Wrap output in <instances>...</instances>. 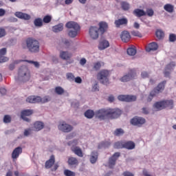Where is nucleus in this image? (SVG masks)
Returning <instances> with one entry per match:
<instances>
[{"label": "nucleus", "instance_id": "nucleus-1", "mask_svg": "<svg viewBox=\"0 0 176 176\" xmlns=\"http://www.w3.org/2000/svg\"><path fill=\"white\" fill-rule=\"evenodd\" d=\"M120 115H122V110L119 109H100L96 111V116L100 120L118 119Z\"/></svg>", "mask_w": 176, "mask_h": 176}, {"label": "nucleus", "instance_id": "nucleus-2", "mask_svg": "<svg viewBox=\"0 0 176 176\" xmlns=\"http://www.w3.org/2000/svg\"><path fill=\"white\" fill-rule=\"evenodd\" d=\"M22 49H28L30 53H38L39 52V41L35 38H28L25 42L21 44Z\"/></svg>", "mask_w": 176, "mask_h": 176}, {"label": "nucleus", "instance_id": "nucleus-3", "mask_svg": "<svg viewBox=\"0 0 176 176\" xmlns=\"http://www.w3.org/2000/svg\"><path fill=\"white\" fill-rule=\"evenodd\" d=\"M67 30V35L69 38H76L80 32V25L75 21H69L65 25Z\"/></svg>", "mask_w": 176, "mask_h": 176}, {"label": "nucleus", "instance_id": "nucleus-4", "mask_svg": "<svg viewBox=\"0 0 176 176\" xmlns=\"http://www.w3.org/2000/svg\"><path fill=\"white\" fill-rule=\"evenodd\" d=\"M153 107L157 111H162V109H164V108L173 109V108H174V101L173 100H165L157 102L154 104Z\"/></svg>", "mask_w": 176, "mask_h": 176}, {"label": "nucleus", "instance_id": "nucleus-5", "mask_svg": "<svg viewBox=\"0 0 176 176\" xmlns=\"http://www.w3.org/2000/svg\"><path fill=\"white\" fill-rule=\"evenodd\" d=\"M111 73L107 69L100 70L97 74V79L102 85H109Z\"/></svg>", "mask_w": 176, "mask_h": 176}, {"label": "nucleus", "instance_id": "nucleus-6", "mask_svg": "<svg viewBox=\"0 0 176 176\" xmlns=\"http://www.w3.org/2000/svg\"><path fill=\"white\" fill-rule=\"evenodd\" d=\"M18 76L23 82H28L31 78V74L28 67L25 66L21 67L18 72Z\"/></svg>", "mask_w": 176, "mask_h": 176}, {"label": "nucleus", "instance_id": "nucleus-7", "mask_svg": "<svg viewBox=\"0 0 176 176\" xmlns=\"http://www.w3.org/2000/svg\"><path fill=\"white\" fill-rule=\"evenodd\" d=\"M165 86H166V81H163L159 83L157 87L154 88V89L150 92V94L147 98V102H151V101H152L153 98L157 94L162 93V91L164 90Z\"/></svg>", "mask_w": 176, "mask_h": 176}, {"label": "nucleus", "instance_id": "nucleus-8", "mask_svg": "<svg viewBox=\"0 0 176 176\" xmlns=\"http://www.w3.org/2000/svg\"><path fill=\"white\" fill-rule=\"evenodd\" d=\"M50 100V96H45L44 98H41L40 96H32L27 98L26 102H30V104H35L36 102H41V104H45L46 102H49Z\"/></svg>", "mask_w": 176, "mask_h": 176}, {"label": "nucleus", "instance_id": "nucleus-9", "mask_svg": "<svg viewBox=\"0 0 176 176\" xmlns=\"http://www.w3.org/2000/svg\"><path fill=\"white\" fill-rule=\"evenodd\" d=\"M67 145L71 147V151H73L75 155L78 156V157H83V151H82V148L79 146H76L78 145V140H74L73 141H70L67 143Z\"/></svg>", "mask_w": 176, "mask_h": 176}, {"label": "nucleus", "instance_id": "nucleus-10", "mask_svg": "<svg viewBox=\"0 0 176 176\" xmlns=\"http://www.w3.org/2000/svg\"><path fill=\"white\" fill-rule=\"evenodd\" d=\"M136 76L137 74L135 73V69H131L128 74L122 76L120 80L121 82H129V80H131V79H134Z\"/></svg>", "mask_w": 176, "mask_h": 176}, {"label": "nucleus", "instance_id": "nucleus-11", "mask_svg": "<svg viewBox=\"0 0 176 176\" xmlns=\"http://www.w3.org/2000/svg\"><path fill=\"white\" fill-rule=\"evenodd\" d=\"M120 101H125L126 102H133L137 100V96L133 95H120L118 97Z\"/></svg>", "mask_w": 176, "mask_h": 176}, {"label": "nucleus", "instance_id": "nucleus-12", "mask_svg": "<svg viewBox=\"0 0 176 176\" xmlns=\"http://www.w3.org/2000/svg\"><path fill=\"white\" fill-rule=\"evenodd\" d=\"M58 129L63 133H69L72 131L74 128L72 127V126L67 124L65 122H63L58 126Z\"/></svg>", "mask_w": 176, "mask_h": 176}, {"label": "nucleus", "instance_id": "nucleus-13", "mask_svg": "<svg viewBox=\"0 0 176 176\" xmlns=\"http://www.w3.org/2000/svg\"><path fill=\"white\" fill-rule=\"evenodd\" d=\"M100 29L96 26H91L89 28V34L91 39H98L100 35Z\"/></svg>", "mask_w": 176, "mask_h": 176}, {"label": "nucleus", "instance_id": "nucleus-14", "mask_svg": "<svg viewBox=\"0 0 176 176\" xmlns=\"http://www.w3.org/2000/svg\"><path fill=\"white\" fill-rule=\"evenodd\" d=\"M120 157V153H115L113 156H111L108 162V166L109 168H113L115 164H116V160Z\"/></svg>", "mask_w": 176, "mask_h": 176}, {"label": "nucleus", "instance_id": "nucleus-15", "mask_svg": "<svg viewBox=\"0 0 176 176\" xmlns=\"http://www.w3.org/2000/svg\"><path fill=\"white\" fill-rule=\"evenodd\" d=\"M145 122V119L141 117H134L131 120V123L133 126H138V127H141V125L144 124Z\"/></svg>", "mask_w": 176, "mask_h": 176}, {"label": "nucleus", "instance_id": "nucleus-16", "mask_svg": "<svg viewBox=\"0 0 176 176\" xmlns=\"http://www.w3.org/2000/svg\"><path fill=\"white\" fill-rule=\"evenodd\" d=\"M23 153V148H21V146H18L16 148H15L11 155V157L13 160V162L17 160V159H19V157L20 156V155H21Z\"/></svg>", "mask_w": 176, "mask_h": 176}, {"label": "nucleus", "instance_id": "nucleus-17", "mask_svg": "<svg viewBox=\"0 0 176 176\" xmlns=\"http://www.w3.org/2000/svg\"><path fill=\"white\" fill-rule=\"evenodd\" d=\"M34 113L32 110L27 109L21 111V118L23 119L25 122H30V118H27V116H31Z\"/></svg>", "mask_w": 176, "mask_h": 176}, {"label": "nucleus", "instance_id": "nucleus-18", "mask_svg": "<svg viewBox=\"0 0 176 176\" xmlns=\"http://www.w3.org/2000/svg\"><path fill=\"white\" fill-rule=\"evenodd\" d=\"M127 23H129V21L126 18H122L119 19L118 20H116L114 23L117 28H119L120 25H127Z\"/></svg>", "mask_w": 176, "mask_h": 176}, {"label": "nucleus", "instance_id": "nucleus-19", "mask_svg": "<svg viewBox=\"0 0 176 176\" xmlns=\"http://www.w3.org/2000/svg\"><path fill=\"white\" fill-rule=\"evenodd\" d=\"M157 49H159V45L157 43L152 42L146 47V52H155V50H157Z\"/></svg>", "mask_w": 176, "mask_h": 176}, {"label": "nucleus", "instance_id": "nucleus-20", "mask_svg": "<svg viewBox=\"0 0 176 176\" xmlns=\"http://www.w3.org/2000/svg\"><path fill=\"white\" fill-rule=\"evenodd\" d=\"M120 38L122 41V42H129L130 39H131V36L130 35V33L127 31H123L121 34Z\"/></svg>", "mask_w": 176, "mask_h": 176}, {"label": "nucleus", "instance_id": "nucleus-21", "mask_svg": "<svg viewBox=\"0 0 176 176\" xmlns=\"http://www.w3.org/2000/svg\"><path fill=\"white\" fill-rule=\"evenodd\" d=\"M15 16L18 17V19H21L22 20H30L31 19L30 14L21 12H16Z\"/></svg>", "mask_w": 176, "mask_h": 176}, {"label": "nucleus", "instance_id": "nucleus-22", "mask_svg": "<svg viewBox=\"0 0 176 176\" xmlns=\"http://www.w3.org/2000/svg\"><path fill=\"white\" fill-rule=\"evenodd\" d=\"M56 162V158L54 157V155H51L50 160H47L45 162V168H52L53 167V165Z\"/></svg>", "mask_w": 176, "mask_h": 176}, {"label": "nucleus", "instance_id": "nucleus-23", "mask_svg": "<svg viewBox=\"0 0 176 176\" xmlns=\"http://www.w3.org/2000/svg\"><path fill=\"white\" fill-rule=\"evenodd\" d=\"M6 54V48H2L0 50V63H6V61L9 60V58L5 57Z\"/></svg>", "mask_w": 176, "mask_h": 176}, {"label": "nucleus", "instance_id": "nucleus-24", "mask_svg": "<svg viewBox=\"0 0 176 176\" xmlns=\"http://www.w3.org/2000/svg\"><path fill=\"white\" fill-rule=\"evenodd\" d=\"M44 127H45V124H43V122L41 121H36L34 124L33 130L34 131H41V130H42V129H43Z\"/></svg>", "mask_w": 176, "mask_h": 176}, {"label": "nucleus", "instance_id": "nucleus-25", "mask_svg": "<svg viewBox=\"0 0 176 176\" xmlns=\"http://www.w3.org/2000/svg\"><path fill=\"white\" fill-rule=\"evenodd\" d=\"M89 160L91 164H96L97 160H98V152L92 151L90 155Z\"/></svg>", "mask_w": 176, "mask_h": 176}, {"label": "nucleus", "instance_id": "nucleus-26", "mask_svg": "<svg viewBox=\"0 0 176 176\" xmlns=\"http://www.w3.org/2000/svg\"><path fill=\"white\" fill-rule=\"evenodd\" d=\"M124 148L125 149L131 151L132 149H134V148H135V143L131 141L124 142Z\"/></svg>", "mask_w": 176, "mask_h": 176}, {"label": "nucleus", "instance_id": "nucleus-27", "mask_svg": "<svg viewBox=\"0 0 176 176\" xmlns=\"http://www.w3.org/2000/svg\"><path fill=\"white\" fill-rule=\"evenodd\" d=\"M133 14L134 16H136V17H142V16H146V12L141 9H135L133 10Z\"/></svg>", "mask_w": 176, "mask_h": 176}, {"label": "nucleus", "instance_id": "nucleus-28", "mask_svg": "<svg viewBox=\"0 0 176 176\" xmlns=\"http://www.w3.org/2000/svg\"><path fill=\"white\" fill-rule=\"evenodd\" d=\"M99 31L101 32V34H104L107 30H108V23L106 22H100L99 23Z\"/></svg>", "mask_w": 176, "mask_h": 176}, {"label": "nucleus", "instance_id": "nucleus-29", "mask_svg": "<svg viewBox=\"0 0 176 176\" xmlns=\"http://www.w3.org/2000/svg\"><path fill=\"white\" fill-rule=\"evenodd\" d=\"M98 47L100 50H104L107 47H109V42L107 40L102 41L100 42Z\"/></svg>", "mask_w": 176, "mask_h": 176}, {"label": "nucleus", "instance_id": "nucleus-30", "mask_svg": "<svg viewBox=\"0 0 176 176\" xmlns=\"http://www.w3.org/2000/svg\"><path fill=\"white\" fill-rule=\"evenodd\" d=\"M69 166H78L79 162L76 157H69L67 161Z\"/></svg>", "mask_w": 176, "mask_h": 176}, {"label": "nucleus", "instance_id": "nucleus-31", "mask_svg": "<svg viewBox=\"0 0 176 176\" xmlns=\"http://www.w3.org/2000/svg\"><path fill=\"white\" fill-rule=\"evenodd\" d=\"M63 30H64V25L63 23H59L52 28V31L54 32H61Z\"/></svg>", "mask_w": 176, "mask_h": 176}, {"label": "nucleus", "instance_id": "nucleus-32", "mask_svg": "<svg viewBox=\"0 0 176 176\" xmlns=\"http://www.w3.org/2000/svg\"><path fill=\"white\" fill-rule=\"evenodd\" d=\"M60 58L63 60H68V58H71L72 57V54L68 53L67 52H61L60 54Z\"/></svg>", "mask_w": 176, "mask_h": 176}, {"label": "nucleus", "instance_id": "nucleus-33", "mask_svg": "<svg viewBox=\"0 0 176 176\" xmlns=\"http://www.w3.org/2000/svg\"><path fill=\"white\" fill-rule=\"evenodd\" d=\"M85 118L87 119H93L94 118V111L93 110L89 109L85 112Z\"/></svg>", "mask_w": 176, "mask_h": 176}, {"label": "nucleus", "instance_id": "nucleus-34", "mask_svg": "<svg viewBox=\"0 0 176 176\" xmlns=\"http://www.w3.org/2000/svg\"><path fill=\"white\" fill-rule=\"evenodd\" d=\"M126 53L129 56H135L137 54V49L135 47H129L127 49Z\"/></svg>", "mask_w": 176, "mask_h": 176}, {"label": "nucleus", "instance_id": "nucleus-35", "mask_svg": "<svg viewBox=\"0 0 176 176\" xmlns=\"http://www.w3.org/2000/svg\"><path fill=\"white\" fill-rule=\"evenodd\" d=\"M164 9L166 12H168V13H173V12H174V6L171 4H166L164 6Z\"/></svg>", "mask_w": 176, "mask_h": 176}, {"label": "nucleus", "instance_id": "nucleus-36", "mask_svg": "<svg viewBox=\"0 0 176 176\" xmlns=\"http://www.w3.org/2000/svg\"><path fill=\"white\" fill-rule=\"evenodd\" d=\"M122 10H129L130 9V4L126 1H122L120 3Z\"/></svg>", "mask_w": 176, "mask_h": 176}, {"label": "nucleus", "instance_id": "nucleus-37", "mask_svg": "<svg viewBox=\"0 0 176 176\" xmlns=\"http://www.w3.org/2000/svg\"><path fill=\"white\" fill-rule=\"evenodd\" d=\"M123 134H124V131L121 128L116 129L115 131L113 132V135H116V137L123 135Z\"/></svg>", "mask_w": 176, "mask_h": 176}, {"label": "nucleus", "instance_id": "nucleus-38", "mask_svg": "<svg viewBox=\"0 0 176 176\" xmlns=\"http://www.w3.org/2000/svg\"><path fill=\"white\" fill-rule=\"evenodd\" d=\"M114 148L116 149H122L124 148V142H117L114 144Z\"/></svg>", "mask_w": 176, "mask_h": 176}, {"label": "nucleus", "instance_id": "nucleus-39", "mask_svg": "<svg viewBox=\"0 0 176 176\" xmlns=\"http://www.w3.org/2000/svg\"><path fill=\"white\" fill-rule=\"evenodd\" d=\"M34 24L35 27H42L43 25V23L42 22V19L37 18L34 20Z\"/></svg>", "mask_w": 176, "mask_h": 176}, {"label": "nucleus", "instance_id": "nucleus-40", "mask_svg": "<svg viewBox=\"0 0 176 176\" xmlns=\"http://www.w3.org/2000/svg\"><path fill=\"white\" fill-rule=\"evenodd\" d=\"M55 93L58 96H61L62 94H64V89L61 87H55Z\"/></svg>", "mask_w": 176, "mask_h": 176}, {"label": "nucleus", "instance_id": "nucleus-41", "mask_svg": "<svg viewBox=\"0 0 176 176\" xmlns=\"http://www.w3.org/2000/svg\"><path fill=\"white\" fill-rule=\"evenodd\" d=\"M155 35L158 39H162L164 37V32L162 30H157Z\"/></svg>", "mask_w": 176, "mask_h": 176}, {"label": "nucleus", "instance_id": "nucleus-42", "mask_svg": "<svg viewBox=\"0 0 176 176\" xmlns=\"http://www.w3.org/2000/svg\"><path fill=\"white\" fill-rule=\"evenodd\" d=\"M43 23H45V24H49L50 21H52V16L50 15H46L44 16L43 19Z\"/></svg>", "mask_w": 176, "mask_h": 176}, {"label": "nucleus", "instance_id": "nucleus-43", "mask_svg": "<svg viewBox=\"0 0 176 176\" xmlns=\"http://www.w3.org/2000/svg\"><path fill=\"white\" fill-rule=\"evenodd\" d=\"M102 65L101 62H100V61L96 62L94 64V69H95V71H98L99 69H100Z\"/></svg>", "mask_w": 176, "mask_h": 176}, {"label": "nucleus", "instance_id": "nucleus-44", "mask_svg": "<svg viewBox=\"0 0 176 176\" xmlns=\"http://www.w3.org/2000/svg\"><path fill=\"white\" fill-rule=\"evenodd\" d=\"M67 79L69 80L70 82H74L75 80V76L72 73H67L66 74Z\"/></svg>", "mask_w": 176, "mask_h": 176}, {"label": "nucleus", "instance_id": "nucleus-45", "mask_svg": "<svg viewBox=\"0 0 176 176\" xmlns=\"http://www.w3.org/2000/svg\"><path fill=\"white\" fill-rule=\"evenodd\" d=\"M64 175L65 176H75L76 174H75V172H72V170H69L68 169H66L64 170Z\"/></svg>", "mask_w": 176, "mask_h": 176}, {"label": "nucleus", "instance_id": "nucleus-46", "mask_svg": "<svg viewBox=\"0 0 176 176\" xmlns=\"http://www.w3.org/2000/svg\"><path fill=\"white\" fill-rule=\"evenodd\" d=\"M10 122H12V117H10V116H9V115L4 116L3 122L4 123H10Z\"/></svg>", "mask_w": 176, "mask_h": 176}, {"label": "nucleus", "instance_id": "nucleus-47", "mask_svg": "<svg viewBox=\"0 0 176 176\" xmlns=\"http://www.w3.org/2000/svg\"><path fill=\"white\" fill-rule=\"evenodd\" d=\"M131 35H133V36H138L139 38H142V34H141V33L139 31L137 30H133L131 32Z\"/></svg>", "mask_w": 176, "mask_h": 176}, {"label": "nucleus", "instance_id": "nucleus-48", "mask_svg": "<svg viewBox=\"0 0 176 176\" xmlns=\"http://www.w3.org/2000/svg\"><path fill=\"white\" fill-rule=\"evenodd\" d=\"M174 67H175V63L171 62L170 63H169V64L166 67V71H167V70L171 71V69H173V68H174Z\"/></svg>", "mask_w": 176, "mask_h": 176}, {"label": "nucleus", "instance_id": "nucleus-49", "mask_svg": "<svg viewBox=\"0 0 176 176\" xmlns=\"http://www.w3.org/2000/svg\"><path fill=\"white\" fill-rule=\"evenodd\" d=\"M175 41H176L175 34H169V42H175Z\"/></svg>", "mask_w": 176, "mask_h": 176}, {"label": "nucleus", "instance_id": "nucleus-50", "mask_svg": "<svg viewBox=\"0 0 176 176\" xmlns=\"http://www.w3.org/2000/svg\"><path fill=\"white\" fill-rule=\"evenodd\" d=\"M6 35V30L4 28H0V38H3Z\"/></svg>", "mask_w": 176, "mask_h": 176}, {"label": "nucleus", "instance_id": "nucleus-51", "mask_svg": "<svg viewBox=\"0 0 176 176\" xmlns=\"http://www.w3.org/2000/svg\"><path fill=\"white\" fill-rule=\"evenodd\" d=\"M27 63H29L30 64H33L36 68H39V63L35 62L34 60H26Z\"/></svg>", "mask_w": 176, "mask_h": 176}, {"label": "nucleus", "instance_id": "nucleus-52", "mask_svg": "<svg viewBox=\"0 0 176 176\" xmlns=\"http://www.w3.org/2000/svg\"><path fill=\"white\" fill-rule=\"evenodd\" d=\"M154 13L155 12H153V10H152V9H148L146 10L147 16H148L149 17H152V16H153Z\"/></svg>", "mask_w": 176, "mask_h": 176}, {"label": "nucleus", "instance_id": "nucleus-53", "mask_svg": "<svg viewBox=\"0 0 176 176\" xmlns=\"http://www.w3.org/2000/svg\"><path fill=\"white\" fill-rule=\"evenodd\" d=\"M31 131H32V129H25V131L23 133L25 137H28V135H30V134H31Z\"/></svg>", "mask_w": 176, "mask_h": 176}, {"label": "nucleus", "instance_id": "nucleus-54", "mask_svg": "<svg viewBox=\"0 0 176 176\" xmlns=\"http://www.w3.org/2000/svg\"><path fill=\"white\" fill-rule=\"evenodd\" d=\"M141 76L143 79H145L146 78H149V74L146 72H142L141 74Z\"/></svg>", "mask_w": 176, "mask_h": 176}, {"label": "nucleus", "instance_id": "nucleus-55", "mask_svg": "<svg viewBox=\"0 0 176 176\" xmlns=\"http://www.w3.org/2000/svg\"><path fill=\"white\" fill-rule=\"evenodd\" d=\"M122 175H124V176H134V174H133L132 173H131L129 171H125L122 173Z\"/></svg>", "mask_w": 176, "mask_h": 176}, {"label": "nucleus", "instance_id": "nucleus-56", "mask_svg": "<svg viewBox=\"0 0 176 176\" xmlns=\"http://www.w3.org/2000/svg\"><path fill=\"white\" fill-rule=\"evenodd\" d=\"M86 63H87V60L86 58H82L80 60V65H85V64H86Z\"/></svg>", "mask_w": 176, "mask_h": 176}, {"label": "nucleus", "instance_id": "nucleus-57", "mask_svg": "<svg viewBox=\"0 0 176 176\" xmlns=\"http://www.w3.org/2000/svg\"><path fill=\"white\" fill-rule=\"evenodd\" d=\"M74 82L76 83H82V78L80 77H76V78H74Z\"/></svg>", "mask_w": 176, "mask_h": 176}, {"label": "nucleus", "instance_id": "nucleus-58", "mask_svg": "<svg viewBox=\"0 0 176 176\" xmlns=\"http://www.w3.org/2000/svg\"><path fill=\"white\" fill-rule=\"evenodd\" d=\"M6 11L2 8H0V17L5 16Z\"/></svg>", "mask_w": 176, "mask_h": 176}, {"label": "nucleus", "instance_id": "nucleus-59", "mask_svg": "<svg viewBox=\"0 0 176 176\" xmlns=\"http://www.w3.org/2000/svg\"><path fill=\"white\" fill-rule=\"evenodd\" d=\"M142 112L144 113V115H148V113H149V110H148L146 107H143Z\"/></svg>", "mask_w": 176, "mask_h": 176}, {"label": "nucleus", "instance_id": "nucleus-60", "mask_svg": "<svg viewBox=\"0 0 176 176\" xmlns=\"http://www.w3.org/2000/svg\"><path fill=\"white\" fill-rule=\"evenodd\" d=\"M64 45H65V46H69L70 43H69V41L68 39H65L63 41Z\"/></svg>", "mask_w": 176, "mask_h": 176}, {"label": "nucleus", "instance_id": "nucleus-61", "mask_svg": "<svg viewBox=\"0 0 176 176\" xmlns=\"http://www.w3.org/2000/svg\"><path fill=\"white\" fill-rule=\"evenodd\" d=\"M98 84H95L93 87L94 91H98Z\"/></svg>", "mask_w": 176, "mask_h": 176}, {"label": "nucleus", "instance_id": "nucleus-62", "mask_svg": "<svg viewBox=\"0 0 176 176\" xmlns=\"http://www.w3.org/2000/svg\"><path fill=\"white\" fill-rule=\"evenodd\" d=\"M108 100L109 101V102H113V101L115 100V98L113 97V96H110L108 98Z\"/></svg>", "mask_w": 176, "mask_h": 176}, {"label": "nucleus", "instance_id": "nucleus-63", "mask_svg": "<svg viewBox=\"0 0 176 176\" xmlns=\"http://www.w3.org/2000/svg\"><path fill=\"white\" fill-rule=\"evenodd\" d=\"M0 93H1V94L4 95L6 93V89L1 88L0 89Z\"/></svg>", "mask_w": 176, "mask_h": 176}, {"label": "nucleus", "instance_id": "nucleus-64", "mask_svg": "<svg viewBox=\"0 0 176 176\" xmlns=\"http://www.w3.org/2000/svg\"><path fill=\"white\" fill-rule=\"evenodd\" d=\"M72 2H74V0H65V5H71V3H72Z\"/></svg>", "mask_w": 176, "mask_h": 176}]
</instances>
